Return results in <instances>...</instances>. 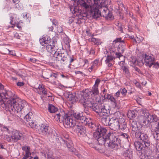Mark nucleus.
Returning a JSON list of instances; mask_svg holds the SVG:
<instances>
[{
	"mask_svg": "<svg viewBox=\"0 0 159 159\" xmlns=\"http://www.w3.org/2000/svg\"><path fill=\"white\" fill-rule=\"evenodd\" d=\"M91 37V41L94 44L98 45L101 44L102 42L100 39L94 38L93 34L92 35Z\"/></svg>",
	"mask_w": 159,
	"mask_h": 159,
	"instance_id": "e433bc0d",
	"label": "nucleus"
},
{
	"mask_svg": "<svg viewBox=\"0 0 159 159\" xmlns=\"http://www.w3.org/2000/svg\"><path fill=\"white\" fill-rule=\"evenodd\" d=\"M108 136L106 145L108 146L110 149L116 150L119 149L121 147L120 139L111 133H109Z\"/></svg>",
	"mask_w": 159,
	"mask_h": 159,
	"instance_id": "0eeeda50",
	"label": "nucleus"
},
{
	"mask_svg": "<svg viewBox=\"0 0 159 159\" xmlns=\"http://www.w3.org/2000/svg\"><path fill=\"white\" fill-rule=\"evenodd\" d=\"M94 4L93 0H82L80 1V5L86 11L89 10L90 6Z\"/></svg>",
	"mask_w": 159,
	"mask_h": 159,
	"instance_id": "dca6fc26",
	"label": "nucleus"
},
{
	"mask_svg": "<svg viewBox=\"0 0 159 159\" xmlns=\"http://www.w3.org/2000/svg\"><path fill=\"white\" fill-rule=\"evenodd\" d=\"M57 30L59 33L62 32L63 31L62 27L60 26H58L57 27Z\"/></svg>",
	"mask_w": 159,
	"mask_h": 159,
	"instance_id": "680f3d73",
	"label": "nucleus"
},
{
	"mask_svg": "<svg viewBox=\"0 0 159 159\" xmlns=\"http://www.w3.org/2000/svg\"><path fill=\"white\" fill-rule=\"evenodd\" d=\"M111 94H106V93L105 94L104 97L105 99H106L108 100Z\"/></svg>",
	"mask_w": 159,
	"mask_h": 159,
	"instance_id": "338daca9",
	"label": "nucleus"
},
{
	"mask_svg": "<svg viewBox=\"0 0 159 159\" xmlns=\"http://www.w3.org/2000/svg\"><path fill=\"white\" fill-rule=\"evenodd\" d=\"M121 70H123V74L126 78H129L130 77V73L128 66L124 67Z\"/></svg>",
	"mask_w": 159,
	"mask_h": 159,
	"instance_id": "473e14b6",
	"label": "nucleus"
},
{
	"mask_svg": "<svg viewBox=\"0 0 159 159\" xmlns=\"http://www.w3.org/2000/svg\"><path fill=\"white\" fill-rule=\"evenodd\" d=\"M100 82L101 80L99 79H97L92 89H86L83 93V95L81 96L80 99H83L82 98H84V99L89 100V97H90L92 99L93 98L94 100H96L97 96L99 94L98 87Z\"/></svg>",
	"mask_w": 159,
	"mask_h": 159,
	"instance_id": "20e7f679",
	"label": "nucleus"
},
{
	"mask_svg": "<svg viewBox=\"0 0 159 159\" xmlns=\"http://www.w3.org/2000/svg\"><path fill=\"white\" fill-rule=\"evenodd\" d=\"M48 110L51 113H55L58 111V109L53 105L49 104L48 105Z\"/></svg>",
	"mask_w": 159,
	"mask_h": 159,
	"instance_id": "72a5a7b5",
	"label": "nucleus"
},
{
	"mask_svg": "<svg viewBox=\"0 0 159 159\" xmlns=\"http://www.w3.org/2000/svg\"><path fill=\"white\" fill-rule=\"evenodd\" d=\"M52 23L53 25H54L55 26H58V23L57 21L55 19H53L52 21Z\"/></svg>",
	"mask_w": 159,
	"mask_h": 159,
	"instance_id": "e2e57ef3",
	"label": "nucleus"
},
{
	"mask_svg": "<svg viewBox=\"0 0 159 159\" xmlns=\"http://www.w3.org/2000/svg\"><path fill=\"white\" fill-rule=\"evenodd\" d=\"M38 132L40 134L46 135L49 133L48 126L44 124H41L40 128L38 129Z\"/></svg>",
	"mask_w": 159,
	"mask_h": 159,
	"instance_id": "f3484780",
	"label": "nucleus"
},
{
	"mask_svg": "<svg viewBox=\"0 0 159 159\" xmlns=\"http://www.w3.org/2000/svg\"><path fill=\"white\" fill-rule=\"evenodd\" d=\"M46 50L48 52L53 54V57L56 61H60L64 64H67L69 61L70 64L69 66L71 65V63L75 59L73 57H69L67 52L65 51H58L59 48L56 42L53 43L52 45H47Z\"/></svg>",
	"mask_w": 159,
	"mask_h": 159,
	"instance_id": "f257e3e1",
	"label": "nucleus"
},
{
	"mask_svg": "<svg viewBox=\"0 0 159 159\" xmlns=\"http://www.w3.org/2000/svg\"><path fill=\"white\" fill-rule=\"evenodd\" d=\"M122 96L125 97L126 95L127 90L124 88H122L119 90Z\"/></svg>",
	"mask_w": 159,
	"mask_h": 159,
	"instance_id": "de8ad7c7",
	"label": "nucleus"
},
{
	"mask_svg": "<svg viewBox=\"0 0 159 159\" xmlns=\"http://www.w3.org/2000/svg\"><path fill=\"white\" fill-rule=\"evenodd\" d=\"M127 115L128 117L130 119L135 117V114L134 112L133 111H128Z\"/></svg>",
	"mask_w": 159,
	"mask_h": 159,
	"instance_id": "a18cd8bd",
	"label": "nucleus"
},
{
	"mask_svg": "<svg viewBox=\"0 0 159 159\" xmlns=\"http://www.w3.org/2000/svg\"><path fill=\"white\" fill-rule=\"evenodd\" d=\"M49 78L54 77V78L53 80L50 79V80L51 81V83H52L53 84H56V82L54 81L56 78H57L58 75L57 74H55L54 73H52V72H50V74H49Z\"/></svg>",
	"mask_w": 159,
	"mask_h": 159,
	"instance_id": "ea45409f",
	"label": "nucleus"
},
{
	"mask_svg": "<svg viewBox=\"0 0 159 159\" xmlns=\"http://www.w3.org/2000/svg\"><path fill=\"white\" fill-rule=\"evenodd\" d=\"M140 111L142 113L143 115V116L144 117H146L145 115L147 113H149L148 112V110L146 109H142Z\"/></svg>",
	"mask_w": 159,
	"mask_h": 159,
	"instance_id": "864d4df0",
	"label": "nucleus"
},
{
	"mask_svg": "<svg viewBox=\"0 0 159 159\" xmlns=\"http://www.w3.org/2000/svg\"><path fill=\"white\" fill-rule=\"evenodd\" d=\"M119 64L120 66V69H121L123 68L124 67H125L127 66V65L125 64V61H120L119 63Z\"/></svg>",
	"mask_w": 159,
	"mask_h": 159,
	"instance_id": "603ef678",
	"label": "nucleus"
},
{
	"mask_svg": "<svg viewBox=\"0 0 159 159\" xmlns=\"http://www.w3.org/2000/svg\"><path fill=\"white\" fill-rule=\"evenodd\" d=\"M123 155L127 159H132V152L131 150H126L124 151Z\"/></svg>",
	"mask_w": 159,
	"mask_h": 159,
	"instance_id": "2f4dec72",
	"label": "nucleus"
},
{
	"mask_svg": "<svg viewBox=\"0 0 159 159\" xmlns=\"http://www.w3.org/2000/svg\"><path fill=\"white\" fill-rule=\"evenodd\" d=\"M83 113L82 112L80 113H76L74 114V117L73 118H74L75 119H77L79 121L83 116Z\"/></svg>",
	"mask_w": 159,
	"mask_h": 159,
	"instance_id": "c03bdc74",
	"label": "nucleus"
},
{
	"mask_svg": "<svg viewBox=\"0 0 159 159\" xmlns=\"http://www.w3.org/2000/svg\"><path fill=\"white\" fill-rule=\"evenodd\" d=\"M75 127L78 135L80 137H84V139L85 142L88 143L90 139L86 136L85 127L80 125H76Z\"/></svg>",
	"mask_w": 159,
	"mask_h": 159,
	"instance_id": "9d476101",
	"label": "nucleus"
},
{
	"mask_svg": "<svg viewBox=\"0 0 159 159\" xmlns=\"http://www.w3.org/2000/svg\"><path fill=\"white\" fill-rule=\"evenodd\" d=\"M11 137H12L14 142H15L22 138L23 134L19 131L15 130L12 131Z\"/></svg>",
	"mask_w": 159,
	"mask_h": 159,
	"instance_id": "6ab92c4d",
	"label": "nucleus"
},
{
	"mask_svg": "<svg viewBox=\"0 0 159 159\" xmlns=\"http://www.w3.org/2000/svg\"><path fill=\"white\" fill-rule=\"evenodd\" d=\"M63 141H64L65 144L66 145L69 151L72 152H74L75 149L73 147V143L71 141L67 139Z\"/></svg>",
	"mask_w": 159,
	"mask_h": 159,
	"instance_id": "b1692460",
	"label": "nucleus"
},
{
	"mask_svg": "<svg viewBox=\"0 0 159 159\" xmlns=\"http://www.w3.org/2000/svg\"><path fill=\"white\" fill-rule=\"evenodd\" d=\"M27 114H26L25 117V119L27 121H30L32 116V113L29 111V110L27 111Z\"/></svg>",
	"mask_w": 159,
	"mask_h": 159,
	"instance_id": "a19ab883",
	"label": "nucleus"
},
{
	"mask_svg": "<svg viewBox=\"0 0 159 159\" xmlns=\"http://www.w3.org/2000/svg\"><path fill=\"white\" fill-rule=\"evenodd\" d=\"M10 24L12 25L7 26V29L10 28H14L15 26V24H16L19 22V18L18 16L16 14H13L10 17Z\"/></svg>",
	"mask_w": 159,
	"mask_h": 159,
	"instance_id": "a211bd4d",
	"label": "nucleus"
},
{
	"mask_svg": "<svg viewBox=\"0 0 159 159\" xmlns=\"http://www.w3.org/2000/svg\"><path fill=\"white\" fill-rule=\"evenodd\" d=\"M93 0L94 2L89 10L87 11L90 16L94 19H97L101 16L105 17L110 11L107 7L106 1L102 0Z\"/></svg>",
	"mask_w": 159,
	"mask_h": 159,
	"instance_id": "f03ea898",
	"label": "nucleus"
},
{
	"mask_svg": "<svg viewBox=\"0 0 159 159\" xmlns=\"http://www.w3.org/2000/svg\"><path fill=\"white\" fill-rule=\"evenodd\" d=\"M119 129L123 131L127 128V123L123 118H119Z\"/></svg>",
	"mask_w": 159,
	"mask_h": 159,
	"instance_id": "393cba45",
	"label": "nucleus"
},
{
	"mask_svg": "<svg viewBox=\"0 0 159 159\" xmlns=\"http://www.w3.org/2000/svg\"><path fill=\"white\" fill-rule=\"evenodd\" d=\"M64 127L67 128L75 127L76 125V120L72 116H68L65 114L62 120Z\"/></svg>",
	"mask_w": 159,
	"mask_h": 159,
	"instance_id": "1a4fd4ad",
	"label": "nucleus"
},
{
	"mask_svg": "<svg viewBox=\"0 0 159 159\" xmlns=\"http://www.w3.org/2000/svg\"><path fill=\"white\" fill-rule=\"evenodd\" d=\"M125 43H120L119 45H116L115 47L116 50L114 51L116 54V57L120 58L123 56L122 54L124 52L125 49Z\"/></svg>",
	"mask_w": 159,
	"mask_h": 159,
	"instance_id": "9b49d317",
	"label": "nucleus"
},
{
	"mask_svg": "<svg viewBox=\"0 0 159 159\" xmlns=\"http://www.w3.org/2000/svg\"><path fill=\"white\" fill-rule=\"evenodd\" d=\"M99 62V60L98 59L95 60L93 63V65L96 67V68L98 67V63Z\"/></svg>",
	"mask_w": 159,
	"mask_h": 159,
	"instance_id": "bf43d9fd",
	"label": "nucleus"
},
{
	"mask_svg": "<svg viewBox=\"0 0 159 159\" xmlns=\"http://www.w3.org/2000/svg\"><path fill=\"white\" fill-rule=\"evenodd\" d=\"M152 67L156 69H158L159 68V63L157 62H156L155 60L154 61V63L152 65Z\"/></svg>",
	"mask_w": 159,
	"mask_h": 159,
	"instance_id": "6e6d98bb",
	"label": "nucleus"
},
{
	"mask_svg": "<svg viewBox=\"0 0 159 159\" xmlns=\"http://www.w3.org/2000/svg\"><path fill=\"white\" fill-rule=\"evenodd\" d=\"M29 125L32 128H35L37 125L33 121H31V122H29Z\"/></svg>",
	"mask_w": 159,
	"mask_h": 159,
	"instance_id": "3c124183",
	"label": "nucleus"
},
{
	"mask_svg": "<svg viewBox=\"0 0 159 159\" xmlns=\"http://www.w3.org/2000/svg\"><path fill=\"white\" fill-rule=\"evenodd\" d=\"M89 100L86 99H80V103L83 104V105L84 108V111L86 113H89L88 110L89 107L91 108L93 110L95 111L96 112L99 113L100 112V106L99 107L98 105L94 103V102H97V100H94L93 98L92 99L90 97H89Z\"/></svg>",
	"mask_w": 159,
	"mask_h": 159,
	"instance_id": "39448f33",
	"label": "nucleus"
},
{
	"mask_svg": "<svg viewBox=\"0 0 159 159\" xmlns=\"http://www.w3.org/2000/svg\"><path fill=\"white\" fill-rule=\"evenodd\" d=\"M111 118L107 116H104L101 119L102 123L105 125H110L111 122Z\"/></svg>",
	"mask_w": 159,
	"mask_h": 159,
	"instance_id": "7c9ffc66",
	"label": "nucleus"
},
{
	"mask_svg": "<svg viewBox=\"0 0 159 159\" xmlns=\"http://www.w3.org/2000/svg\"><path fill=\"white\" fill-rule=\"evenodd\" d=\"M145 115L150 124L154 121L156 122L158 120L157 117L155 114L151 115L149 113H147Z\"/></svg>",
	"mask_w": 159,
	"mask_h": 159,
	"instance_id": "5701e85b",
	"label": "nucleus"
},
{
	"mask_svg": "<svg viewBox=\"0 0 159 159\" xmlns=\"http://www.w3.org/2000/svg\"><path fill=\"white\" fill-rule=\"evenodd\" d=\"M136 138L138 140H140L144 143L145 146L149 147L150 145V142L149 141V138L147 135L144 133L141 130L136 131L135 133Z\"/></svg>",
	"mask_w": 159,
	"mask_h": 159,
	"instance_id": "6e6552de",
	"label": "nucleus"
},
{
	"mask_svg": "<svg viewBox=\"0 0 159 159\" xmlns=\"http://www.w3.org/2000/svg\"><path fill=\"white\" fill-rule=\"evenodd\" d=\"M65 113L64 111H61L60 112L57 113L54 116V118L55 120L57 121H59L60 120L62 121L64 115Z\"/></svg>",
	"mask_w": 159,
	"mask_h": 159,
	"instance_id": "c85d7f7f",
	"label": "nucleus"
},
{
	"mask_svg": "<svg viewBox=\"0 0 159 159\" xmlns=\"http://www.w3.org/2000/svg\"><path fill=\"white\" fill-rule=\"evenodd\" d=\"M120 93L119 91V90H118L117 92H116L114 95L115 96L116 98H118L120 97Z\"/></svg>",
	"mask_w": 159,
	"mask_h": 159,
	"instance_id": "69168bd1",
	"label": "nucleus"
},
{
	"mask_svg": "<svg viewBox=\"0 0 159 159\" xmlns=\"http://www.w3.org/2000/svg\"><path fill=\"white\" fill-rule=\"evenodd\" d=\"M144 63H143V64H145L146 66L150 68L152 66V65L154 63V61L155 60V59L152 57L145 54L144 58Z\"/></svg>",
	"mask_w": 159,
	"mask_h": 159,
	"instance_id": "2eb2a0df",
	"label": "nucleus"
},
{
	"mask_svg": "<svg viewBox=\"0 0 159 159\" xmlns=\"http://www.w3.org/2000/svg\"><path fill=\"white\" fill-rule=\"evenodd\" d=\"M4 139L6 140L8 142L11 143L14 142L12 137H11V136H10L8 135H5Z\"/></svg>",
	"mask_w": 159,
	"mask_h": 159,
	"instance_id": "49530a36",
	"label": "nucleus"
},
{
	"mask_svg": "<svg viewBox=\"0 0 159 159\" xmlns=\"http://www.w3.org/2000/svg\"><path fill=\"white\" fill-rule=\"evenodd\" d=\"M146 159H155L154 156L151 155L147 156Z\"/></svg>",
	"mask_w": 159,
	"mask_h": 159,
	"instance_id": "774afa93",
	"label": "nucleus"
},
{
	"mask_svg": "<svg viewBox=\"0 0 159 159\" xmlns=\"http://www.w3.org/2000/svg\"><path fill=\"white\" fill-rule=\"evenodd\" d=\"M31 154V153H25V154L23 153L24 156L22 159H27Z\"/></svg>",
	"mask_w": 159,
	"mask_h": 159,
	"instance_id": "13d9d810",
	"label": "nucleus"
},
{
	"mask_svg": "<svg viewBox=\"0 0 159 159\" xmlns=\"http://www.w3.org/2000/svg\"><path fill=\"white\" fill-rule=\"evenodd\" d=\"M134 144L136 149L139 151L141 150L143 148H148L145 146V144L143 142L141 143L139 141H136L134 143Z\"/></svg>",
	"mask_w": 159,
	"mask_h": 159,
	"instance_id": "bb28decb",
	"label": "nucleus"
},
{
	"mask_svg": "<svg viewBox=\"0 0 159 159\" xmlns=\"http://www.w3.org/2000/svg\"><path fill=\"white\" fill-rule=\"evenodd\" d=\"M76 98L75 96V95L74 94H70L68 95V100L71 101V103H73L76 101Z\"/></svg>",
	"mask_w": 159,
	"mask_h": 159,
	"instance_id": "4c0bfd02",
	"label": "nucleus"
},
{
	"mask_svg": "<svg viewBox=\"0 0 159 159\" xmlns=\"http://www.w3.org/2000/svg\"><path fill=\"white\" fill-rule=\"evenodd\" d=\"M138 119L139 123L142 126L147 127L150 125L146 117L140 116H139Z\"/></svg>",
	"mask_w": 159,
	"mask_h": 159,
	"instance_id": "aec40b11",
	"label": "nucleus"
},
{
	"mask_svg": "<svg viewBox=\"0 0 159 159\" xmlns=\"http://www.w3.org/2000/svg\"><path fill=\"white\" fill-rule=\"evenodd\" d=\"M95 132L94 133H99V135H106L107 132V129L105 128L102 127L100 125H98L97 127L95 129Z\"/></svg>",
	"mask_w": 159,
	"mask_h": 159,
	"instance_id": "4be33fe9",
	"label": "nucleus"
},
{
	"mask_svg": "<svg viewBox=\"0 0 159 159\" xmlns=\"http://www.w3.org/2000/svg\"><path fill=\"white\" fill-rule=\"evenodd\" d=\"M130 128L134 131H137L138 129V127L137 125V122L135 121L131 120L129 122Z\"/></svg>",
	"mask_w": 159,
	"mask_h": 159,
	"instance_id": "c756f323",
	"label": "nucleus"
},
{
	"mask_svg": "<svg viewBox=\"0 0 159 159\" xmlns=\"http://www.w3.org/2000/svg\"><path fill=\"white\" fill-rule=\"evenodd\" d=\"M17 98L11 91L4 90V92L0 93V105H4L6 107L14 100Z\"/></svg>",
	"mask_w": 159,
	"mask_h": 159,
	"instance_id": "423d86ee",
	"label": "nucleus"
},
{
	"mask_svg": "<svg viewBox=\"0 0 159 159\" xmlns=\"http://www.w3.org/2000/svg\"><path fill=\"white\" fill-rule=\"evenodd\" d=\"M1 129L2 130L5 131L7 132L8 133H9V130L8 129V127L7 126H5L4 125H2L1 126Z\"/></svg>",
	"mask_w": 159,
	"mask_h": 159,
	"instance_id": "5fc2aeb1",
	"label": "nucleus"
},
{
	"mask_svg": "<svg viewBox=\"0 0 159 159\" xmlns=\"http://www.w3.org/2000/svg\"><path fill=\"white\" fill-rule=\"evenodd\" d=\"M88 125L89 127L93 129H94L95 128H96L97 127L96 126L95 124L93 123L92 122L90 118L89 119V122H88L87 125Z\"/></svg>",
	"mask_w": 159,
	"mask_h": 159,
	"instance_id": "37998d69",
	"label": "nucleus"
},
{
	"mask_svg": "<svg viewBox=\"0 0 159 159\" xmlns=\"http://www.w3.org/2000/svg\"><path fill=\"white\" fill-rule=\"evenodd\" d=\"M95 53V51L94 49L92 48H91L89 51V54L94 55Z\"/></svg>",
	"mask_w": 159,
	"mask_h": 159,
	"instance_id": "0e129e2a",
	"label": "nucleus"
},
{
	"mask_svg": "<svg viewBox=\"0 0 159 159\" xmlns=\"http://www.w3.org/2000/svg\"><path fill=\"white\" fill-rule=\"evenodd\" d=\"M27 106V103L24 100H22L19 98L14 100L9 105L6 107L9 108L10 113L13 115L18 114L17 116L21 117L22 115L23 109H24L26 106Z\"/></svg>",
	"mask_w": 159,
	"mask_h": 159,
	"instance_id": "7ed1b4c3",
	"label": "nucleus"
},
{
	"mask_svg": "<svg viewBox=\"0 0 159 159\" xmlns=\"http://www.w3.org/2000/svg\"><path fill=\"white\" fill-rule=\"evenodd\" d=\"M110 49V54H108L107 55L106 59L105 61L106 63H108L109 62H111L113 61L117 57L115 52L114 51H112Z\"/></svg>",
	"mask_w": 159,
	"mask_h": 159,
	"instance_id": "412c9836",
	"label": "nucleus"
},
{
	"mask_svg": "<svg viewBox=\"0 0 159 159\" xmlns=\"http://www.w3.org/2000/svg\"><path fill=\"white\" fill-rule=\"evenodd\" d=\"M155 123L156 124L155 127L156 131L154 133L155 134L156 132H159V121L157 123L156 122Z\"/></svg>",
	"mask_w": 159,
	"mask_h": 159,
	"instance_id": "052dcab7",
	"label": "nucleus"
},
{
	"mask_svg": "<svg viewBox=\"0 0 159 159\" xmlns=\"http://www.w3.org/2000/svg\"><path fill=\"white\" fill-rule=\"evenodd\" d=\"M89 119L87 118L85 116H83L80 118V119L79 121L80 123H81L84 125H87L88 122H89Z\"/></svg>",
	"mask_w": 159,
	"mask_h": 159,
	"instance_id": "58836bf2",
	"label": "nucleus"
},
{
	"mask_svg": "<svg viewBox=\"0 0 159 159\" xmlns=\"http://www.w3.org/2000/svg\"><path fill=\"white\" fill-rule=\"evenodd\" d=\"M125 43V41L122 40L121 38H116L113 41L111 47V49L112 51L114 52L116 50V49H115V47L116 45H118L116 44V43Z\"/></svg>",
	"mask_w": 159,
	"mask_h": 159,
	"instance_id": "a878e982",
	"label": "nucleus"
},
{
	"mask_svg": "<svg viewBox=\"0 0 159 159\" xmlns=\"http://www.w3.org/2000/svg\"><path fill=\"white\" fill-rule=\"evenodd\" d=\"M39 89L40 91V92L39 93H42L44 95H46L47 92L45 88L39 86Z\"/></svg>",
	"mask_w": 159,
	"mask_h": 159,
	"instance_id": "79ce46f5",
	"label": "nucleus"
},
{
	"mask_svg": "<svg viewBox=\"0 0 159 159\" xmlns=\"http://www.w3.org/2000/svg\"><path fill=\"white\" fill-rule=\"evenodd\" d=\"M107 16H105V17L106 18V19H111L112 18V14L110 12V11H109V12H108V13H107Z\"/></svg>",
	"mask_w": 159,
	"mask_h": 159,
	"instance_id": "4d7b16f0",
	"label": "nucleus"
},
{
	"mask_svg": "<svg viewBox=\"0 0 159 159\" xmlns=\"http://www.w3.org/2000/svg\"><path fill=\"white\" fill-rule=\"evenodd\" d=\"M108 100H110L111 102L113 103L115 107L116 108H118L119 107L118 102L113 95H111V96H110Z\"/></svg>",
	"mask_w": 159,
	"mask_h": 159,
	"instance_id": "c9c22d12",
	"label": "nucleus"
},
{
	"mask_svg": "<svg viewBox=\"0 0 159 159\" xmlns=\"http://www.w3.org/2000/svg\"><path fill=\"white\" fill-rule=\"evenodd\" d=\"M119 118L118 119L114 116L111 118L110 126L111 129L116 131L119 129Z\"/></svg>",
	"mask_w": 159,
	"mask_h": 159,
	"instance_id": "ddd939ff",
	"label": "nucleus"
},
{
	"mask_svg": "<svg viewBox=\"0 0 159 159\" xmlns=\"http://www.w3.org/2000/svg\"><path fill=\"white\" fill-rule=\"evenodd\" d=\"M84 15H85L86 14L84 13L82 14L81 13L78 14H76V15H78V17H76L74 18L73 17H71L69 18V23L70 24L72 23H75L77 24H80L81 23V19H84V17H85Z\"/></svg>",
	"mask_w": 159,
	"mask_h": 159,
	"instance_id": "4468645a",
	"label": "nucleus"
},
{
	"mask_svg": "<svg viewBox=\"0 0 159 159\" xmlns=\"http://www.w3.org/2000/svg\"><path fill=\"white\" fill-rule=\"evenodd\" d=\"M109 133L107 135H101L99 133H94L93 136L96 139H97L99 145L106 144L107 140L108 139Z\"/></svg>",
	"mask_w": 159,
	"mask_h": 159,
	"instance_id": "f8f14e48",
	"label": "nucleus"
},
{
	"mask_svg": "<svg viewBox=\"0 0 159 159\" xmlns=\"http://www.w3.org/2000/svg\"><path fill=\"white\" fill-rule=\"evenodd\" d=\"M22 150L24 151L25 153H31L30 152V147L28 146H25L22 147Z\"/></svg>",
	"mask_w": 159,
	"mask_h": 159,
	"instance_id": "09e8293b",
	"label": "nucleus"
},
{
	"mask_svg": "<svg viewBox=\"0 0 159 159\" xmlns=\"http://www.w3.org/2000/svg\"><path fill=\"white\" fill-rule=\"evenodd\" d=\"M133 83L135 84L137 88H141V85L139 82H138L136 80H134L133 81Z\"/></svg>",
	"mask_w": 159,
	"mask_h": 159,
	"instance_id": "8fccbe9b",
	"label": "nucleus"
},
{
	"mask_svg": "<svg viewBox=\"0 0 159 159\" xmlns=\"http://www.w3.org/2000/svg\"><path fill=\"white\" fill-rule=\"evenodd\" d=\"M100 112H99V114L100 116H107L108 115L107 111L105 109L104 106H100Z\"/></svg>",
	"mask_w": 159,
	"mask_h": 159,
	"instance_id": "f704fd0d",
	"label": "nucleus"
},
{
	"mask_svg": "<svg viewBox=\"0 0 159 159\" xmlns=\"http://www.w3.org/2000/svg\"><path fill=\"white\" fill-rule=\"evenodd\" d=\"M49 41L48 40V37L47 35H46V36H43L42 37V38L41 39H39V42H40L42 46H44V44H47L46 45V47L48 45H52L53 43H54L55 42L57 43V41H53V42L52 43V45L50 44H48V43H49Z\"/></svg>",
	"mask_w": 159,
	"mask_h": 159,
	"instance_id": "cd10ccee",
	"label": "nucleus"
}]
</instances>
